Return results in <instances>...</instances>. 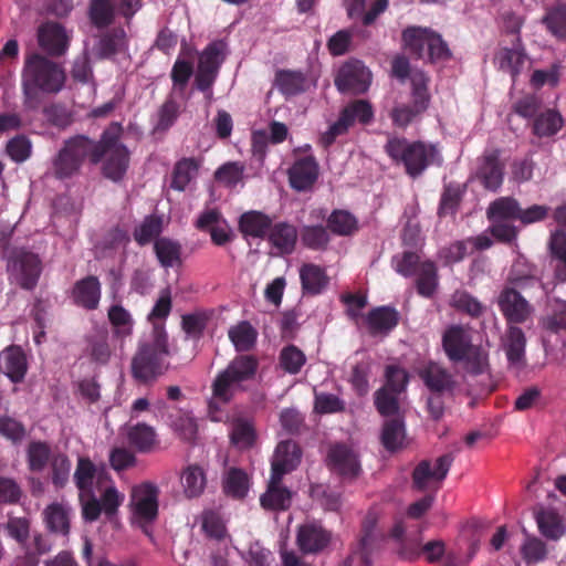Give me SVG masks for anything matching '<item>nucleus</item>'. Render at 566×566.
<instances>
[{
  "label": "nucleus",
  "mask_w": 566,
  "mask_h": 566,
  "mask_svg": "<svg viewBox=\"0 0 566 566\" xmlns=\"http://www.w3.org/2000/svg\"><path fill=\"white\" fill-rule=\"evenodd\" d=\"M65 81L66 74L59 63L40 53L28 54L22 70L24 106L36 109L40 104L39 91L56 94L63 90Z\"/></svg>",
  "instance_id": "nucleus-1"
},
{
  "label": "nucleus",
  "mask_w": 566,
  "mask_h": 566,
  "mask_svg": "<svg viewBox=\"0 0 566 566\" xmlns=\"http://www.w3.org/2000/svg\"><path fill=\"white\" fill-rule=\"evenodd\" d=\"M169 355L168 334L161 324L154 323L151 340L140 344L132 358L133 378L142 384L156 381L168 369Z\"/></svg>",
  "instance_id": "nucleus-2"
},
{
  "label": "nucleus",
  "mask_w": 566,
  "mask_h": 566,
  "mask_svg": "<svg viewBox=\"0 0 566 566\" xmlns=\"http://www.w3.org/2000/svg\"><path fill=\"white\" fill-rule=\"evenodd\" d=\"M120 136L122 126L114 123L102 133L98 140L92 139L91 164L103 161V176L114 182L125 177L130 163V151L120 142Z\"/></svg>",
  "instance_id": "nucleus-3"
},
{
  "label": "nucleus",
  "mask_w": 566,
  "mask_h": 566,
  "mask_svg": "<svg viewBox=\"0 0 566 566\" xmlns=\"http://www.w3.org/2000/svg\"><path fill=\"white\" fill-rule=\"evenodd\" d=\"M385 151L396 164L405 168L411 178H418L432 165H440L442 158L436 145L421 140L410 142L405 137H391L385 145Z\"/></svg>",
  "instance_id": "nucleus-4"
},
{
  "label": "nucleus",
  "mask_w": 566,
  "mask_h": 566,
  "mask_svg": "<svg viewBox=\"0 0 566 566\" xmlns=\"http://www.w3.org/2000/svg\"><path fill=\"white\" fill-rule=\"evenodd\" d=\"M443 350L452 363H462L471 375L484 374L489 368V353L474 345L470 333L461 325L448 327L442 335Z\"/></svg>",
  "instance_id": "nucleus-5"
},
{
  "label": "nucleus",
  "mask_w": 566,
  "mask_h": 566,
  "mask_svg": "<svg viewBox=\"0 0 566 566\" xmlns=\"http://www.w3.org/2000/svg\"><path fill=\"white\" fill-rule=\"evenodd\" d=\"M258 369L259 360L255 356H235L216 376L211 385L213 397L222 403H229L237 391H244L247 389L244 384L254 379Z\"/></svg>",
  "instance_id": "nucleus-6"
},
{
  "label": "nucleus",
  "mask_w": 566,
  "mask_h": 566,
  "mask_svg": "<svg viewBox=\"0 0 566 566\" xmlns=\"http://www.w3.org/2000/svg\"><path fill=\"white\" fill-rule=\"evenodd\" d=\"M91 153L92 139L86 135L67 138L52 160L53 176L60 180L73 177L81 170L85 159L91 161Z\"/></svg>",
  "instance_id": "nucleus-7"
},
{
  "label": "nucleus",
  "mask_w": 566,
  "mask_h": 566,
  "mask_svg": "<svg viewBox=\"0 0 566 566\" xmlns=\"http://www.w3.org/2000/svg\"><path fill=\"white\" fill-rule=\"evenodd\" d=\"M429 82V76L422 71H415L411 75V104H398L389 114L396 127H408L428 109L431 101Z\"/></svg>",
  "instance_id": "nucleus-8"
},
{
  "label": "nucleus",
  "mask_w": 566,
  "mask_h": 566,
  "mask_svg": "<svg viewBox=\"0 0 566 566\" xmlns=\"http://www.w3.org/2000/svg\"><path fill=\"white\" fill-rule=\"evenodd\" d=\"M402 40L409 52L417 59L428 57L431 63H434L451 57L448 44L440 34L430 29L409 27L402 32Z\"/></svg>",
  "instance_id": "nucleus-9"
},
{
  "label": "nucleus",
  "mask_w": 566,
  "mask_h": 566,
  "mask_svg": "<svg viewBox=\"0 0 566 566\" xmlns=\"http://www.w3.org/2000/svg\"><path fill=\"white\" fill-rule=\"evenodd\" d=\"M7 268L14 282L27 291L35 289L43 270L39 254L25 248L12 250Z\"/></svg>",
  "instance_id": "nucleus-10"
},
{
  "label": "nucleus",
  "mask_w": 566,
  "mask_h": 566,
  "mask_svg": "<svg viewBox=\"0 0 566 566\" xmlns=\"http://www.w3.org/2000/svg\"><path fill=\"white\" fill-rule=\"evenodd\" d=\"M373 119V105L366 99H355L342 109L338 119L321 136V144L328 148L338 136L346 134L356 122L368 125Z\"/></svg>",
  "instance_id": "nucleus-11"
},
{
  "label": "nucleus",
  "mask_w": 566,
  "mask_h": 566,
  "mask_svg": "<svg viewBox=\"0 0 566 566\" xmlns=\"http://www.w3.org/2000/svg\"><path fill=\"white\" fill-rule=\"evenodd\" d=\"M375 528V518L366 517L361 526V536L344 560V566H373V558L382 542L381 536L376 533Z\"/></svg>",
  "instance_id": "nucleus-12"
},
{
  "label": "nucleus",
  "mask_w": 566,
  "mask_h": 566,
  "mask_svg": "<svg viewBox=\"0 0 566 566\" xmlns=\"http://www.w3.org/2000/svg\"><path fill=\"white\" fill-rule=\"evenodd\" d=\"M497 306L506 321L507 327L527 322L534 312L532 304L515 289L505 285L499 296Z\"/></svg>",
  "instance_id": "nucleus-13"
},
{
  "label": "nucleus",
  "mask_w": 566,
  "mask_h": 566,
  "mask_svg": "<svg viewBox=\"0 0 566 566\" xmlns=\"http://www.w3.org/2000/svg\"><path fill=\"white\" fill-rule=\"evenodd\" d=\"M371 83V73L359 60L345 62L335 77V85L342 93L363 94Z\"/></svg>",
  "instance_id": "nucleus-14"
},
{
  "label": "nucleus",
  "mask_w": 566,
  "mask_h": 566,
  "mask_svg": "<svg viewBox=\"0 0 566 566\" xmlns=\"http://www.w3.org/2000/svg\"><path fill=\"white\" fill-rule=\"evenodd\" d=\"M451 453L439 457L432 467L429 460L420 461L412 471V488L419 492L429 489L431 483L440 484L448 475L453 463ZM440 485L437 486L439 489Z\"/></svg>",
  "instance_id": "nucleus-15"
},
{
  "label": "nucleus",
  "mask_w": 566,
  "mask_h": 566,
  "mask_svg": "<svg viewBox=\"0 0 566 566\" xmlns=\"http://www.w3.org/2000/svg\"><path fill=\"white\" fill-rule=\"evenodd\" d=\"M158 496L159 489L150 482H144L132 489L130 506L134 516L140 523H151L157 518Z\"/></svg>",
  "instance_id": "nucleus-16"
},
{
  "label": "nucleus",
  "mask_w": 566,
  "mask_h": 566,
  "mask_svg": "<svg viewBox=\"0 0 566 566\" xmlns=\"http://www.w3.org/2000/svg\"><path fill=\"white\" fill-rule=\"evenodd\" d=\"M318 175V163L313 155L296 159L287 170L290 186L296 191L311 190L317 181Z\"/></svg>",
  "instance_id": "nucleus-17"
},
{
  "label": "nucleus",
  "mask_w": 566,
  "mask_h": 566,
  "mask_svg": "<svg viewBox=\"0 0 566 566\" xmlns=\"http://www.w3.org/2000/svg\"><path fill=\"white\" fill-rule=\"evenodd\" d=\"M500 156L499 149L484 151L476 170V178L485 189L491 191L499 190L504 180V164Z\"/></svg>",
  "instance_id": "nucleus-18"
},
{
  "label": "nucleus",
  "mask_w": 566,
  "mask_h": 566,
  "mask_svg": "<svg viewBox=\"0 0 566 566\" xmlns=\"http://www.w3.org/2000/svg\"><path fill=\"white\" fill-rule=\"evenodd\" d=\"M326 462L333 472L344 478L355 479L360 472V464L356 453L343 443H337L329 448Z\"/></svg>",
  "instance_id": "nucleus-19"
},
{
  "label": "nucleus",
  "mask_w": 566,
  "mask_h": 566,
  "mask_svg": "<svg viewBox=\"0 0 566 566\" xmlns=\"http://www.w3.org/2000/svg\"><path fill=\"white\" fill-rule=\"evenodd\" d=\"M38 42L51 56H61L69 48V36L65 28L53 21L44 22L39 27Z\"/></svg>",
  "instance_id": "nucleus-20"
},
{
  "label": "nucleus",
  "mask_w": 566,
  "mask_h": 566,
  "mask_svg": "<svg viewBox=\"0 0 566 566\" xmlns=\"http://www.w3.org/2000/svg\"><path fill=\"white\" fill-rule=\"evenodd\" d=\"M332 541V533L317 523H306L298 527L296 543L304 554H317Z\"/></svg>",
  "instance_id": "nucleus-21"
},
{
  "label": "nucleus",
  "mask_w": 566,
  "mask_h": 566,
  "mask_svg": "<svg viewBox=\"0 0 566 566\" xmlns=\"http://www.w3.org/2000/svg\"><path fill=\"white\" fill-rule=\"evenodd\" d=\"M301 449L292 440L281 441L275 449L271 463V475L275 480H282L283 476L296 469L301 461Z\"/></svg>",
  "instance_id": "nucleus-22"
},
{
  "label": "nucleus",
  "mask_w": 566,
  "mask_h": 566,
  "mask_svg": "<svg viewBox=\"0 0 566 566\" xmlns=\"http://www.w3.org/2000/svg\"><path fill=\"white\" fill-rule=\"evenodd\" d=\"M419 377L430 392L452 394L457 381L453 375L436 361H429L419 370Z\"/></svg>",
  "instance_id": "nucleus-23"
},
{
  "label": "nucleus",
  "mask_w": 566,
  "mask_h": 566,
  "mask_svg": "<svg viewBox=\"0 0 566 566\" xmlns=\"http://www.w3.org/2000/svg\"><path fill=\"white\" fill-rule=\"evenodd\" d=\"M101 295V282L98 277L94 275H87L76 281L71 292L73 303L87 311H93L98 307Z\"/></svg>",
  "instance_id": "nucleus-24"
},
{
  "label": "nucleus",
  "mask_w": 566,
  "mask_h": 566,
  "mask_svg": "<svg viewBox=\"0 0 566 566\" xmlns=\"http://www.w3.org/2000/svg\"><path fill=\"white\" fill-rule=\"evenodd\" d=\"M27 369V357L20 346L11 345L1 352L0 370L7 375L12 382L17 384L22 381Z\"/></svg>",
  "instance_id": "nucleus-25"
},
{
  "label": "nucleus",
  "mask_w": 566,
  "mask_h": 566,
  "mask_svg": "<svg viewBox=\"0 0 566 566\" xmlns=\"http://www.w3.org/2000/svg\"><path fill=\"white\" fill-rule=\"evenodd\" d=\"M282 480H275L273 475L270 476L266 491L261 495L260 503L264 510L269 511H286L292 503V492L281 485Z\"/></svg>",
  "instance_id": "nucleus-26"
},
{
  "label": "nucleus",
  "mask_w": 566,
  "mask_h": 566,
  "mask_svg": "<svg viewBox=\"0 0 566 566\" xmlns=\"http://www.w3.org/2000/svg\"><path fill=\"white\" fill-rule=\"evenodd\" d=\"M399 312L391 306L373 308L366 317L368 331L371 335L388 333L399 324Z\"/></svg>",
  "instance_id": "nucleus-27"
},
{
  "label": "nucleus",
  "mask_w": 566,
  "mask_h": 566,
  "mask_svg": "<svg viewBox=\"0 0 566 566\" xmlns=\"http://www.w3.org/2000/svg\"><path fill=\"white\" fill-rule=\"evenodd\" d=\"M564 117L555 108H545L533 119L532 133L538 138H549L557 135L564 127Z\"/></svg>",
  "instance_id": "nucleus-28"
},
{
  "label": "nucleus",
  "mask_w": 566,
  "mask_h": 566,
  "mask_svg": "<svg viewBox=\"0 0 566 566\" xmlns=\"http://www.w3.org/2000/svg\"><path fill=\"white\" fill-rule=\"evenodd\" d=\"M415 275L417 293L424 298H432L439 287V273L436 263L431 260L422 261Z\"/></svg>",
  "instance_id": "nucleus-29"
},
{
  "label": "nucleus",
  "mask_w": 566,
  "mask_h": 566,
  "mask_svg": "<svg viewBox=\"0 0 566 566\" xmlns=\"http://www.w3.org/2000/svg\"><path fill=\"white\" fill-rule=\"evenodd\" d=\"M201 165V158L184 157L179 159L172 169L171 188L184 191L187 186L197 178Z\"/></svg>",
  "instance_id": "nucleus-30"
},
{
  "label": "nucleus",
  "mask_w": 566,
  "mask_h": 566,
  "mask_svg": "<svg viewBox=\"0 0 566 566\" xmlns=\"http://www.w3.org/2000/svg\"><path fill=\"white\" fill-rule=\"evenodd\" d=\"M117 4L114 0H90L87 17L91 24L98 29L111 27L116 19Z\"/></svg>",
  "instance_id": "nucleus-31"
},
{
  "label": "nucleus",
  "mask_w": 566,
  "mask_h": 566,
  "mask_svg": "<svg viewBox=\"0 0 566 566\" xmlns=\"http://www.w3.org/2000/svg\"><path fill=\"white\" fill-rule=\"evenodd\" d=\"M271 226V218L261 211L244 212L239 219V230L244 237L263 239L269 233Z\"/></svg>",
  "instance_id": "nucleus-32"
},
{
  "label": "nucleus",
  "mask_w": 566,
  "mask_h": 566,
  "mask_svg": "<svg viewBox=\"0 0 566 566\" xmlns=\"http://www.w3.org/2000/svg\"><path fill=\"white\" fill-rule=\"evenodd\" d=\"M307 78L301 71L279 70L275 73L274 86L284 96H295L306 91Z\"/></svg>",
  "instance_id": "nucleus-33"
},
{
  "label": "nucleus",
  "mask_w": 566,
  "mask_h": 566,
  "mask_svg": "<svg viewBox=\"0 0 566 566\" xmlns=\"http://www.w3.org/2000/svg\"><path fill=\"white\" fill-rule=\"evenodd\" d=\"M302 291L305 295H317L328 284V276L325 270L313 263L303 264L300 269Z\"/></svg>",
  "instance_id": "nucleus-34"
},
{
  "label": "nucleus",
  "mask_w": 566,
  "mask_h": 566,
  "mask_svg": "<svg viewBox=\"0 0 566 566\" xmlns=\"http://www.w3.org/2000/svg\"><path fill=\"white\" fill-rule=\"evenodd\" d=\"M268 234L270 243L281 253L289 254L293 252L297 240V230L293 224L277 222L271 226Z\"/></svg>",
  "instance_id": "nucleus-35"
},
{
  "label": "nucleus",
  "mask_w": 566,
  "mask_h": 566,
  "mask_svg": "<svg viewBox=\"0 0 566 566\" xmlns=\"http://www.w3.org/2000/svg\"><path fill=\"white\" fill-rule=\"evenodd\" d=\"M327 229L338 237H352L359 230V222L356 216L348 210L335 209L326 220Z\"/></svg>",
  "instance_id": "nucleus-36"
},
{
  "label": "nucleus",
  "mask_w": 566,
  "mask_h": 566,
  "mask_svg": "<svg viewBox=\"0 0 566 566\" xmlns=\"http://www.w3.org/2000/svg\"><path fill=\"white\" fill-rule=\"evenodd\" d=\"M127 440L135 450L140 453H147L156 446L157 433L151 426L145 422H138L128 427Z\"/></svg>",
  "instance_id": "nucleus-37"
},
{
  "label": "nucleus",
  "mask_w": 566,
  "mask_h": 566,
  "mask_svg": "<svg viewBox=\"0 0 566 566\" xmlns=\"http://www.w3.org/2000/svg\"><path fill=\"white\" fill-rule=\"evenodd\" d=\"M180 481L185 496L188 499L199 497L207 486L206 472L198 464H190L185 468Z\"/></svg>",
  "instance_id": "nucleus-38"
},
{
  "label": "nucleus",
  "mask_w": 566,
  "mask_h": 566,
  "mask_svg": "<svg viewBox=\"0 0 566 566\" xmlns=\"http://www.w3.org/2000/svg\"><path fill=\"white\" fill-rule=\"evenodd\" d=\"M406 439L405 422L401 418L388 419L384 422L380 441L389 452H396L403 447Z\"/></svg>",
  "instance_id": "nucleus-39"
},
{
  "label": "nucleus",
  "mask_w": 566,
  "mask_h": 566,
  "mask_svg": "<svg viewBox=\"0 0 566 566\" xmlns=\"http://www.w3.org/2000/svg\"><path fill=\"white\" fill-rule=\"evenodd\" d=\"M521 212L520 202L513 197H500L492 201L486 210L489 220L518 221Z\"/></svg>",
  "instance_id": "nucleus-40"
},
{
  "label": "nucleus",
  "mask_w": 566,
  "mask_h": 566,
  "mask_svg": "<svg viewBox=\"0 0 566 566\" xmlns=\"http://www.w3.org/2000/svg\"><path fill=\"white\" fill-rule=\"evenodd\" d=\"M168 423L181 440L190 443L195 442L198 426L195 418L189 412L176 409L175 413L168 415Z\"/></svg>",
  "instance_id": "nucleus-41"
},
{
  "label": "nucleus",
  "mask_w": 566,
  "mask_h": 566,
  "mask_svg": "<svg viewBox=\"0 0 566 566\" xmlns=\"http://www.w3.org/2000/svg\"><path fill=\"white\" fill-rule=\"evenodd\" d=\"M181 244L169 238H159L154 244L156 256L166 269L181 265Z\"/></svg>",
  "instance_id": "nucleus-42"
},
{
  "label": "nucleus",
  "mask_w": 566,
  "mask_h": 566,
  "mask_svg": "<svg viewBox=\"0 0 566 566\" xmlns=\"http://www.w3.org/2000/svg\"><path fill=\"white\" fill-rule=\"evenodd\" d=\"M54 452L46 441H31L27 448V464L30 472H42L51 463Z\"/></svg>",
  "instance_id": "nucleus-43"
},
{
  "label": "nucleus",
  "mask_w": 566,
  "mask_h": 566,
  "mask_svg": "<svg viewBox=\"0 0 566 566\" xmlns=\"http://www.w3.org/2000/svg\"><path fill=\"white\" fill-rule=\"evenodd\" d=\"M228 336L238 352H248L254 347L258 332L248 321H242L229 328Z\"/></svg>",
  "instance_id": "nucleus-44"
},
{
  "label": "nucleus",
  "mask_w": 566,
  "mask_h": 566,
  "mask_svg": "<svg viewBox=\"0 0 566 566\" xmlns=\"http://www.w3.org/2000/svg\"><path fill=\"white\" fill-rule=\"evenodd\" d=\"M536 522L541 534L547 539L557 541L564 533L565 527L560 516L551 510H542L536 513Z\"/></svg>",
  "instance_id": "nucleus-45"
},
{
  "label": "nucleus",
  "mask_w": 566,
  "mask_h": 566,
  "mask_svg": "<svg viewBox=\"0 0 566 566\" xmlns=\"http://www.w3.org/2000/svg\"><path fill=\"white\" fill-rule=\"evenodd\" d=\"M50 479L56 490H62L70 481L72 463L70 458L63 452H54L51 459Z\"/></svg>",
  "instance_id": "nucleus-46"
},
{
  "label": "nucleus",
  "mask_w": 566,
  "mask_h": 566,
  "mask_svg": "<svg viewBox=\"0 0 566 566\" xmlns=\"http://www.w3.org/2000/svg\"><path fill=\"white\" fill-rule=\"evenodd\" d=\"M223 491L233 499H243L249 491V476L238 468H230L223 479Z\"/></svg>",
  "instance_id": "nucleus-47"
},
{
  "label": "nucleus",
  "mask_w": 566,
  "mask_h": 566,
  "mask_svg": "<svg viewBox=\"0 0 566 566\" xmlns=\"http://www.w3.org/2000/svg\"><path fill=\"white\" fill-rule=\"evenodd\" d=\"M526 338L517 326L507 327L505 353L511 364H521L525 356Z\"/></svg>",
  "instance_id": "nucleus-48"
},
{
  "label": "nucleus",
  "mask_w": 566,
  "mask_h": 566,
  "mask_svg": "<svg viewBox=\"0 0 566 566\" xmlns=\"http://www.w3.org/2000/svg\"><path fill=\"white\" fill-rule=\"evenodd\" d=\"M96 465L90 458L80 457L77 459L73 479L76 488L78 489V493H90L93 491V482L96 476Z\"/></svg>",
  "instance_id": "nucleus-49"
},
{
  "label": "nucleus",
  "mask_w": 566,
  "mask_h": 566,
  "mask_svg": "<svg viewBox=\"0 0 566 566\" xmlns=\"http://www.w3.org/2000/svg\"><path fill=\"white\" fill-rule=\"evenodd\" d=\"M302 243L315 251L325 250L331 241L327 226H304L301 230Z\"/></svg>",
  "instance_id": "nucleus-50"
},
{
  "label": "nucleus",
  "mask_w": 566,
  "mask_h": 566,
  "mask_svg": "<svg viewBox=\"0 0 566 566\" xmlns=\"http://www.w3.org/2000/svg\"><path fill=\"white\" fill-rule=\"evenodd\" d=\"M451 306L458 312L476 318L484 312V305L473 295L464 290H457L451 296Z\"/></svg>",
  "instance_id": "nucleus-51"
},
{
  "label": "nucleus",
  "mask_w": 566,
  "mask_h": 566,
  "mask_svg": "<svg viewBox=\"0 0 566 566\" xmlns=\"http://www.w3.org/2000/svg\"><path fill=\"white\" fill-rule=\"evenodd\" d=\"M44 520L46 526L51 532L60 533L63 535L70 532L69 515L64 506L60 503L50 504L44 510Z\"/></svg>",
  "instance_id": "nucleus-52"
},
{
  "label": "nucleus",
  "mask_w": 566,
  "mask_h": 566,
  "mask_svg": "<svg viewBox=\"0 0 566 566\" xmlns=\"http://www.w3.org/2000/svg\"><path fill=\"white\" fill-rule=\"evenodd\" d=\"M163 231V219L159 216H147L135 229L134 239L139 245H146L156 239Z\"/></svg>",
  "instance_id": "nucleus-53"
},
{
  "label": "nucleus",
  "mask_w": 566,
  "mask_h": 566,
  "mask_svg": "<svg viewBox=\"0 0 566 566\" xmlns=\"http://www.w3.org/2000/svg\"><path fill=\"white\" fill-rule=\"evenodd\" d=\"M463 191L460 189L459 185L449 184L446 185L443 191L441 193L438 216L440 218L447 216H454L459 209L460 202L462 200Z\"/></svg>",
  "instance_id": "nucleus-54"
},
{
  "label": "nucleus",
  "mask_w": 566,
  "mask_h": 566,
  "mask_svg": "<svg viewBox=\"0 0 566 566\" xmlns=\"http://www.w3.org/2000/svg\"><path fill=\"white\" fill-rule=\"evenodd\" d=\"M125 31L116 30L104 34L96 45V53L99 59H109L116 55L125 44Z\"/></svg>",
  "instance_id": "nucleus-55"
},
{
  "label": "nucleus",
  "mask_w": 566,
  "mask_h": 566,
  "mask_svg": "<svg viewBox=\"0 0 566 566\" xmlns=\"http://www.w3.org/2000/svg\"><path fill=\"white\" fill-rule=\"evenodd\" d=\"M223 51L224 43L222 41L209 43L199 56L198 67L219 73L223 61Z\"/></svg>",
  "instance_id": "nucleus-56"
},
{
  "label": "nucleus",
  "mask_w": 566,
  "mask_h": 566,
  "mask_svg": "<svg viewBox=\"0 0 566 566\" xmlns=\"http://www.w3.org/2000/svg\"><path fill=\"white\" fill-rule=\"evenodd\" d=\"M542 22L555 38L566 40V4L549 9Z\"/></svg>",
  "instance_id": "nucleus-57"
},
{
  "label": "nucleus",
  "mask_w": 566,
  "mask_h": 566,
  "mask_svg": "<svg viewBox=\"0 0 566 566\" xmlns=\"http://www.w3.org/2000/svg\"><path fill=\"white\" fill-rule=\"evenodd\" d=\"M495 62L500 70L511 73L514 77L520 73L525 62V56L520 50L502 48L495 54Z\"/></svg>",
  "instance_id": "nucleus-58"
},
{
  "label": "nucleus",
  "mask_w": 566,
  "mask_h": 566,
  "mask_svg": "<svg viewBox=\"0 0 566 566\" xmlns=\"http://www.w3.org/2000/svg\"><path fill=\"white\" fill-rule=\"evenodd\" d=\"M107 316L117 336L126 337L132 334L134 321L129 312L122 305H112L108 308Z\"/></svg>",
  "instance_id": "nucleus-59"
},
{
  "label": "nucleus",
  "mask_w": 566,
  "mask_h": 566,
  "mask_svg": "<svg viewBox=\"0 0 566 566\" xmlns=\"http://www.w3.org/2000/svg\"><path fill=\"white\" fill-rule=\"evenodd\" d=\"M371 364L368 359L356 363L349 376V384L357 396L363 397L369 391V376Z\"/></svg>",
  "instance_id": "nucleus-60"
},
{
  "label": "nucleus",
  "mask_w": 566,
  "mask_h": 566,
  "mask_svg": "<svg viewBox=\"0 0 566 566\" xmlns=\"http://www.w3.org/2000/svg\"><path fill=\"white\" fill-rule=\"evenodd\" d=\"M374 403L377 411L384 417L395 416L399 411V396L395 391L387 390L382 387L375 391Z\"/></svg>",
  "instance_id": "nucleus-61"
},
{
  "label": "nucleus",
  "mask_w": 566,
  "mask_h": 566,
  "mask_svg": "<svg viewBox=\"0 0 566 566\" xmlns=\"http://www.w3.org/2000/svg\"><path fill=\"white\" fill-rule=\"evenodd\" d=\"M305 361L304 353L295 345L285 346L280 353V366L291 375L300 373Z\"/></svg>",
  "instance_id": "nucleus-62"
},
{
  "label": "nucleus",
  "mask_w": 566,
  "mask_h": 566,
  "mask_svg": "<svg viewBox=\"0 0 566 566\" xmlns=\"http://www.w3.org/2000/svg\"><path fill=\"white\" fill-rule=\"evenodd\" d=\"M180 114V104L170 95L158 109L156 130L166 132L177 120Z\"/></svg>",
  "instance_id": "nucleus-63"
},
{
  "label": "nucleus",
  "mask_w": 566,
  "mask_h": 566,
  "mask_svg": "<svg viewBox=\"0 0 566 566\" xmlns=\"http://www.w3.org/2000/svg\"><path fill=\"white\" fill-rule=\"evenodd\" d=\"M507 282L511 284L510 286L524 289L526 286L534 285L536 283V277L530 265L522 260H517L511 268Z\"/></svg>",
  "instance_id": "nucleus-64"
}]
</instances>
